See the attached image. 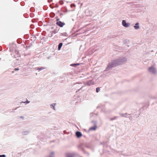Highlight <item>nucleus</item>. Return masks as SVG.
Here are the masks:
<instances>
[{
	"instance_id": "1",
	"label": "nucleus",
	"mask_w": 157,
	"mask_h": 157,
	"mask_svg": "<svg viewBox=\"0 0 157 157\" xmlns=\"http://www.w3.org/2000/svg\"><path fill=\"white\" fill-rule=\"evenodd\" d=\"M127 60L124 57H121L114 59L109 63L106 69L108 70L112 67L122 64Z\"/></svg>"
},
{
	"instance_id": "2",
	"label": "nucleus",
	"mask_w": 157,
	"mask_h": 157,
	"mask_svg": "<svg viewBox=\"0 0 157 157\" xmlns=\"http://www.w3.org/2000/svg\"><path fill=\"white\" fill-rule=\"evenodd\" d=\"M148 71L149 72L153 74H155L156 73V71L155 68L153 66L149 68Z\"/></svg>"
},
{
	"instance_id": "3",
	"label": "nucleus",
	"mask_w": 157,
	"mask_h": 157,
	"mask_svg": "<svg viewBox=\"0 0 157 157\" xmlns=\"http://www.w3.org/2000/svg\"><path fill=\"white\" fill-rule=\"evenodd\" d=\"M57 21L56 22V24L61 27H63L65 25V23H64L59 21V19H57Z\"/></svg>"
},
{
	"instance_id": "4",
	"label": "nucleus",
	"mask_w": 157,
	"mask_h": 157,
	"mask_svg": "<svg viewBox=\"0 0 157 157\" xmlns=\"http://www.w3.org/2000/svg\"><path fill=\"white\" fill-rule=\"evenodd\" d=\"M122 25L124 27L127 28L130 25V24L129 23H127L124 20H123L122 21Z\"/></svg>"
},
{
	"instance_id": "5",
	"label": "nucleus",
	"mask_w": 157,
	"mask_h": 157,
	"mask_svg": "<svg viewBox=\"0 0 157 157\" xmlns=\"http://www.w3.org/2000/svg\"><path fill=\"white\" fill-rule=\"evenodd\" d=\"M94 84V82H92L91 80H90L88 81L86 83H84V84L85 86H90L92 85H93Z\"/></svg>"
},
{
	"instance_id": "6",
	"label": "nucleus",
	"mask_w": 157,
	"mask_h": 157,
	"mask_svg": "<svg viewBox=\"0 0 157 157\" xmlns=\"http://www.w3.org/2000/svg\"><path fill=\"white\" fill-rule=\"evenodd\" d=\"M76 135L78 138H80L81 137L82 135L81 132H76Z\"/></svg>"
},
{
	"instance_id": "7",
	"label": "nucleus",
	"mask_w": 157,
	"mask_h": 157,
	"mask_svg": "<svg viewBox=\"0 0 157 157\" xmlns=\"http://www.w3.org/2000/svg\"><path fill=\"white\" fill-rule=\"evenodd\" d=\"M66 157H74V155L73 154L67 153L66 155Z\"/></svg>"
},
{
	"instance_id": "8",
	"label": "nucleus",
	"mask_w": 157,
	"mask_h": 157,
	"mask_svg": "<svg viewBox=\"0 0 157 157\" xmlns=\"http://www.w3.org/2000/svg\"><path fill=\"white\" fill-rule=\"evenodd\" d=\"M134 28L136 29H139V23H137L135 24V25L134 26Z\"/></svg>"
},
{
	"instance_id": "9",
	"label": "nucleus",
	"mask_w": 157,
	"mask_h": 157,
	"mask_svg": "<svg viewBox=\"0 0 157 157\" xmlns=\"http://www.w3.org/2000/svg\"><path fill=\"white\" fill-rule=\"evenodd\" d=\"M62 45H63V43H60L58 45V49L59 50L61 49V48Z\"/></svg>"
},
{
	"instance_id": "10",
	"label": "nucleus",
	"mask_w": 157,
	"mask_h": 157,
	"mask_svg": "<svg viewBox=\"0 0 157 157\" xmlns=\"http://www.w3.org/2000/svg\"><path fill=\"white\" fill-rule=\"evenodd\" d=\"M56 104V103H53V104H52V105H51V108H53V109L55 110V105Z\"/></svg>"
},
{
	"instance_id": "11",
	"label": "nucleus",
	"mask_w": 157,
	"mask_h": 157,
	"mask_svg": "<svg viewBox=\"0 0 157 157\" xmlns=\"http://www.w3.org/2000/svg\"><path fill=\"white\" fill-rule=\"evenodd\" d=\"M96 126H94L93 127H91L90 128V130H95L96 129Z\"/></svg>"
},
{
	"instance_id": "12",
	"label": "nucleus",
	"mask_w": 157,
	"mask_h": 157,
	"mask_svg": "<svg viewBox=\"0 0 157 157\" xmlns=\"http://www.w3.org/2000/svg\"><path fill=\"white\" fill-rule=\"evenodd\" d=\"M127 114H120V115H121V116L122 117H126L125 115H126Z\"/></svg>"
},
{
	"instance_id": "13",
	"label": "nucleus",
	"mask_w": 157,
	"mask_h": 157,
	"mask_svg": "<svg viewBox=\"0 0 157 157\" xmlns=\"http://www.w3.org/2000/svg\"><path fill=\"white\" fill-rule=\"evenodd\" d=\"M28 133V131H25L23 132V134L24 135H26L27 134V133Z\"/></svg>"
},
{
	"instance_id": "14",
	"label": "nucleus",
	"mask_w": 157,
	"mask_h": 157,
	"mask_svg": "<svg viewBox=\"0 0 157 157\" xmlns=\"http://www.w3.org/2000/svg\"><path fill=\"white\" fill-rule=\"evenodd\" d=\"M100 90V89L98 87L96 88V92H99V91Z\"/></svg>"
},
{
	"instance_id": "15",
	"label": "nucleus",
	"mask_w": 157,
	"mask_h": 157,
	"mask_svg": "<svg viewBox=\"0 0 157 157\" xmlns=\"http://www.w3.org/2000/svg\"><path fill=\"white\" fill-rule=\"evenodd\" d=\"M44 69V68L43 67H40V68H38V69H37V70H42V69Z\"/></svg>"
},
{
	"instance_id": "16",
	"label": "nucleus",
	"mask_w": 157,
	"mask_h": 157,
	"mask_svg": "<svg viewBox=\"0 0 157 157\" xmlns=\"http://www.w3.org/2000/svg\"><path fill=\"white\" fill-rule=\"evenodd\" d=\"M0 157H6V155H1Z\"/></svg>"
},
{
	"instance_id": "17",
	"label": "nucleus",
	"mask_w": 157,
	"mask_h": 157,
	"mask_svg": "<svg viewBox=\"0 0 157 157\" xmlns=\"http://www.w3.org/2000/svg\"><path fill=\"white\" fill-rule=\"evenodd\" d=\"M117 117H114L113 118L111 119V120H114L115 119H116L117 118Z\"/></svg>"
},
{
	"instance_id": "18",
	"label": "nucleus",
	"mask_w": 157,
	"mask_h": 157,
	"mask_svg": "<svg viewBox=\"0 0 157 157\" xmlns=\"http://www.w3.org/2000/svg\"><path fill=\"white\" fill-rule=\"evenodd\" d=\"M25 102H26V103H29V101H26V102H24V103H25Z\"/></svg>"
},
{
	"instance_id": "19",
	"label": "nucleus",
	"mask_w": 157,
	"mask_h": 157,
	"mask_svg": "<svg viewBox=\"0 0 157 157\" xmlns=\"http://www.w3.org/2000/svg\"><path fill=\"white\" fill-rule=\"evenodd\" d=\"M14 70L15 71H18L19 70V68H15Z\"/></svg>"
},
{
	"instance_id": "20",
	"label": "nucleus",
	"mask_w": 157,
	"mask_h": 157,
	"mask_svg": "<svg viewBox=\"0 0 157 157\" xmlns=\"http://www.w3.org/2000/svg\"><path fill=\"white\" fill-rule=\"evenodd\" d=\"M51 154L52 155H53L54 154V153H53V152H52L51 153Z\"/></svg>"
},
{
	"instance_id": "21",
	"label": "nucleus",
	"mask_w": 157,
	"mask_h": 157,
	"mask_svg": "<svg viewBox=\"0 0 157 157\" xmlns=\"http://www.w3.org/2000/svg\"><path fill=\"white\" fill-rule=\"evenodd\" d=\"M79 64H76L77 65H78Z\"/></svg>"
},
{
	"instance_id": "22",
	"label": "nucleus",
	"mask_w": 157,
	"mask_h": 157,
	"mask_svg": "<svg viewBox=\"0 0 157 157\" xmlns=\"http://www.w3.org/2000/svg\"><path fill=\"white\" fill-rule=\"evenodd\" d=\"M81 6H82V4H81Z\"/></svg>"
}]
</instances>
